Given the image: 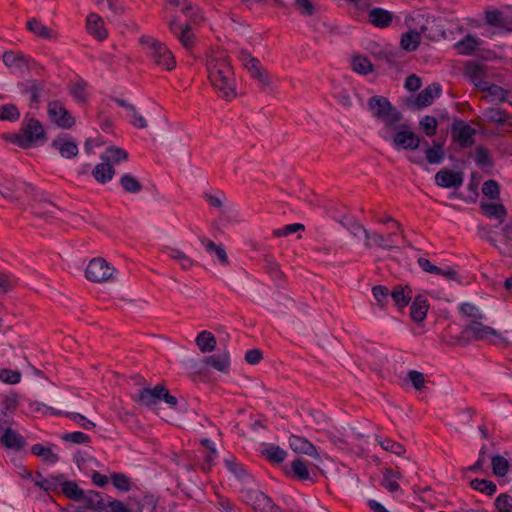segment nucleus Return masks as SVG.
<instances>
[{"label":"nucleus","mask_w":512,"mask_h":512,"mask_svg":"<svg viewBox=\"0 0 512 512\" xmlns=\"http://www.w3.org/2000/svg\"><path fill=\"white\" fill-rule=\"evenodd\" d=\"M101 160L107 161L110 165L118 164L122 161H126L128 158V153L119 147L110 146L106 148L103 154H101Z\"/></svg>","instance_id":"f704fd0d"},{"label":"nucleus","mask_w":512,"mask_h":512,"mask_svg":"<svg viewBox=\"0 0 512 512\" xmlns=\"http://www.w3.org/2000/svg\"><path fill=\"white\" fill-rule=\"evenodd\" d=\"M120 184L124 191L136 194L142 190V184L131 174L125 173L120 178Z\"/></svg>","instance_id":"09e8293b"},{"label":"nucleus","mask_w":512,"mask_h":512,"mask_svg":"<svg viewBox=\"0 0 512 512\" xmlns=\"http://www.w3.org/2000/svg\"><path fill=\"white\" fill-rule=\"evenodd\" d=\"M396 130L392 138V143L395 148H402L405 150H416L420 147L421 139L413 131L409 130L408 125L401 124L392 127Z\"/></svg>","instance_id":"6e6552de"},{"label":"nucleus","mask_w":512,"mask_h":512,"mask_svg":"<svg viewBox=\"0 0 512 512\" xmlns=\"http://www.w3.org/2000/svg\"><path fill=\"white\" fill-rule=\"evenodd\" d=\"M201 243L205 246L207 252L215 253L216 257L223 265H228V257L225 249L221 245H217L211 240H207L205 238L201 239Z\"/></svg>","instance_id":"a18cd8bd"},{"label":"nucleus","mask_w":512,"mask_h":512,"mask_svg":"<svg viewBox=\"0 0 512 512\" xmlns=\"http://www.w3.org/2000/svg\"><path fill=\"white\" fill-rule=\"evenodd\" d=\"M464 181L462 172L442 169L435 174V182L443 188H459Z\"/></svg>","instance_id":"4468645a"},{"label":"nucleus","mask_w":512,"mask_h":512,"mask_svg":"<svg viewBox=\"0 0 512 512\" xmlns=\"http://www.w3.org/2000/svg\"><path fill=\"white\" fill-rule=\"evenodd\" d=\"M476 130L461 119H457L451 126V135L462 148L471 147L475 140Z\"/></svg>","instance_id":"9b49d317"},{"label":"nucleus","mask_w":512,"mask_h":512,"mask_svg":"<svg viewBox=\"0 0 512 512\" xmlns=\"http://www.w3.org/2000/svg\"><path fill=\"white\" fill-rule=\"evenodd\" d=\"M287 475H291L299 481H310L314 483L316 481L315 474L312 476L308 469V462L301 457H296L290 466V470L286 471Z\"/></svg>","instance_id":"dca6fc26"},{"label":"nucleus","mask_w":512,"mask_h":512,"mask_svg":"<svg viewBox=\"0 0 512 512\" xmlns=\"http://www.w3.org/2000/svg\"><path fill=\"white\" fill-rule=\"evenodd\" d=\"M1 443L10 449L20 450L26 445L25 439L15 430L7 427L1 437Z\"/></svg>","instance_id":"c85d7f7f"},{"label":"nucleus","mask_w":512,"mask_h":512,"mask_svg":"<svg viewBox=\"0 0 512 512\" xmlns=\"http://www.w3.org/2000/svg\"><path fill=\"white\" fill-rule=\"evenodd\" d=\"M353 70L359 74L366 75L369 72H372L373 65L371 62L366 58L362 56H356L353 58L352 61Z\"/></svg>","instance_id":"4d7b16f0"},{"label":"nucleus","mask_w":512,"mask_h":512,"mask_svg":"<svg viewBox=\"0 0 512 512\" xmlns=\"http://www.w3.org/2000/svg\"><path fill=\"white\" fill-rule=\"evenodd\" d=\"M86 82L82 79L76 81L71 87H70V94L81 103H84L87 101V93H86Z\"/></svg>","instance_id":"bf43d9fd"},{"label":"nucleus","mask_w":512,"mask_h":512,"mask_svg":"<svg viewBox=\"0 0 512 512\" xmlns=\"http://www.w3.org/2000/svg\"><path fill=\"white\" fill-rule=\"evenodd\" d=\"M103 25V19L97 14L91 13L87 16V31L89 34L93 35L98 40H104L107 37V31Z\"/></svg>","instance_id":"393cba45"},{"label":"nucleus","mask_w":512,"mask_h":512,"mask_svg":"<svg viewBox=\"0 0 512 512\" xmlns=\"http://www.w3.org/2000/svg\"><path fill=\"white\" fill-rule=\"evenodd\" d=\"M365 246L371 248L373 246L380 247L385 250H391L397 247L396 244L388 243L385 237L375 231H364Z\"/></svg>","instance_id":"72a5a7b5"},{"label":"nucleus","mask_w":512,"mask_h":512,"mask_svg":"<svg viewBox=\"0 0 512 512\" xmlns=\"http://www.w3.org/2000/svg\"><path fill=\"white\" fill-rule=\"evenodd\" d=\"M255 512H267L274 503L273 500L260 490H253L248 493Z\"/></svg>","instance_id":"bb28decb"},{"label":"nucleus","mask_w":512,"mask_h":512,"mask_svg":"<svg viewBox=\"0 0 512 512\" xmlns=\"http://www.w3.org/2000/svg\"><path fill=\"white\" fill-rule=\"evenodd\" d=\"M115 174V169L107 161L98 163L92 170V175L95 180L101 184H106L111 181Z\"/></svg>","instance_id":"2f4dec72"},{"label":"nucleus","mask_w":512,"mask_h":512,"mask_svg":"<svg viewBox=\"0 0 512 512\" xmlns=\"http://www.w3.org/2000/svg\"><path fill=\"white\" fill-rule=\"evenodd\" d=\"M294 6L304 16H312L320 10V6L314 2H294Z\"/></svg>","instance_id":"69168bd1"},{"label":"nucleus","mask_w":512,"mask_h":512,"mask_svg":"<svg viewBox=\"0 0 512 512\" xmlns=\"http://www.w3.org/2000/svg\"><path fill=\"white\" fill-rule=\"evenodd\" d=\"M488 25L509 30L510 18L498 10L488 11L485 16Z\"/></svg>","instance_id":"4c0bfd02"},{"label":"nucleus","mask_w":512,"mask_h":512,"mask_svg":"<svg viewBox=\"0 0 512 512\" xmlns=\"http://www.w3.org/2000/svg\"><path fill=\"white\" fill-rule=\"evenodd\" d=\"M372 293L377 304L381 309H384L389 302L390 290L386 286L376 285L372 288Z\"/></svg>","instance_id":"5fc2aeb1"},{"label":"nucleus","mask_w":512,"mask_h":512,"mask_svg":"<svg viewBox=\"0 0 512 512\" xmlns=\"http://www.w3.org/2000/svg\"><path fill=\"white\" fill-rule=\"evenodd\" d=\"M31 453L33 455L42 457L44 461L52 463V464L58 462V460H59V456L56 453H54L51 450V448L45 447L41 444H34L31 447Z\"/></svg>","instance_id":"49530a36"},{"label":"nucleus","mask_w":512,"mask_h":512,"mask_svg":"<svg viewBox=\"0 0 512 512\" xmlns=\"http://www.w3.org/2000/svg\"><path fill=\"white\" fill-rule=\"evenodd\" d=\"M20 118V112L14 104L0 106V120L14 122Z\"/></svg>","instance_id":"864d4df0"},{"label":"nucleus","mask_w":512,"mask_h":512,"mask_svg":"<svg viewBox=\"0 0 512 512\" xmlns=\"http://www.w3.org/2000/svg\"><path fill=\"white\" fill-rule=\"evenodd\" d=\"M474 161L481 169L493 167L494 162L489 150L484 146H477L474 154Z\"/></svg>","instance_id":"c03bdc74"},{"label":"nucleus","mask_w":512,"mask_h":512,"mask_svg":"<svg viewBox=\"0 0 512 512\" xmlns=\"http://www.w3.org/2000/svg\"><path fill=\"white\" fill-rule=\"evenodd\" d=\"M426 146L425 156L428 164H441L445 159V152L443 144L434 142L433 146H429L427 141H424Z\"/></svg>","instance_id":"473e14b6"},{"label":"nucleus","mask_w":512,"mask_h":512,"mask_svg":"<svg viewBox=\"0 0 512 512\" xmlns=\"http://www.w3.org/2000/svg\"><path fill=\"white\" fill-rule=\"evenodd\" d=\"M376 441L385 451L394 453L396 455H402L406 451L405 447L401 443L396 442L390 438L377 436Z\"/></svg>","instance_id":"de8ad7c7"},{"label":"nucleus","mask_w":512,"mask_h":512,"mask_svg":"<svg viewBox=\"0 0 512 512\" xmlns=\"http://www.w3.org/2000/svg\"><path fill=\"white\" fill-rule=\"evenodd\" d=\"M17 279L10 274L0 272V295H4L14 289Z\"/></svg>","instance_id":"680f3d73"},{"label":"nucleus","mask_w":512,"mask_h":512,"mask_svg":"<svg viewBox=\"0 0 512 512\" xmlns=\"http://www.w3.org/2000/svg\"><path fill=\"white\" fill-rule=\"evenodd\" d=\"M180 8L182 13L188 18L191 23L199 24L204 20V15L197 4L188 2H173Z\"/></svg>","instance_id":"c756f323"},{"label":"nucleus","mask_w":512,"mask_h":512,"mask_svg":"<svg viewBox=\"0 0 512 512\" xmlns=\"http://www.w3.org/2000/svg\"><path fill=\"white\" fill-rule=\"evenodd\" d=\"M245 68L253 78L257 79L263 85H269L268 72L263 68L257 58H249L248 61L245 62Z\"/></svg>","instance_id":"cd10ccee"},{"label":"nucleus","mask_w":512,"mask_h":512,"mask_svg":"<svg viewBox=\"0 0 512 512\" xmlns=\"http://www.w3.org/2000/svg\"><path fill=\"white\" fill-rule=\"evenodd\" d=\"M195 342L203 353L212 352L216 348L217 344L215 336L206 330L197 335Z\"/></svg>","instance_id":"c9c22d12"},{"label":"nucleus","mask_w":512,"mask_h":512,"mask_svg":"<svg viewBox=\"0 0 512 512\" xmlns=\"http://www.w3.org/2000/svg\"><path fill=\"white\" fill-rule=\"evenodd\" d=\"M60 491L69 499L85 504L86 508L103 510L102 494L94 490L84 491L75 481L63 478Z\"/></svg>","instance_id":"7ed1b4c3"},{"label":"nucleus","mask_w":512,"mask_h":512,"mask_svg":"<svg viewBox=\"0 0 512 512\" xmlns=\"http://www.w3.org/2000/svg\"><path fill=\"white\" fill-rule=\"evenodd\" d=\"M225 466L237 479L243 482H249L251 475L245 466L237 462L235 459H225Z\"/></svg>","instance_id":"79ce46f5"},{"label":"nucleus","mask_w":512,"mask_h":512,"mask_svg":"<svg viewBox=\"0 0 512 512\" xmlns=\"http://www.w3.org/2000/svg\"><path fill=\"white\" fill-rule=\"evenodd\" d=\"M466 74L470 80L475 83L482 78H486V66L468 62L466 65Z\"/></svg>","instance_id":"3c124183"},{"label":"nucleus","mask_w":512,"mask_h":512,"mask_svg":"<svg viewBox=\"0 0 512 512\" xmlns=\"http://www.w3.org/2000/svg\"><path fill=\"white\" fill-rule=\"evenodd\" d=\"M164 252L167 253L171 259L177 261L184 270L190 269L195 264L190 257L179 249L166 247Z\"/></svg>","instance_id":"37998d69"},{"label":"nucleus","mask_w":512,"mask_h":512,"mask_svg":"<svg viewBox=\"0 0 512 512\" xmlns=\"http://www.w3.org/2000/svg\"><path fill=\"white\" fill-rule=\"evenodd\" d=\"M111 480L115 488L121 491L130 490V481L126 475L122 473H113L111 475Z\"/></svg>","instance_id":"774afa93"},{"label":"nucleus","mask_w":512,"mask_h":512,"mask_svg":"<svg viewBox=\"0 0 512 512\" xmlns=\"http://www.w3.org/2000/svg\"><path fill=\"white\" fill-rule=\"evenodd\" d=\"M460 312L463 315L472 318V320L477 321L485 319V315L472 303H462L460 305Z\"/></svg>","instance_id":"052dcab7"},{"label":"nucleus","mask_w":512,"mask_h":512,"mask_svg":"<svg viewBox=\"0 0 512 512\" xmlns=\"http://www.w3.org/2000/svg\"><path fill=\"white\" fill-rule=\"evenodd\" d=\"M31 208L36 216L44 219L55 217L59 210L55 204L45 197L44 193H37L33 196Z\"/></svg>","instance_id":"f8f14e48"},{"label":"nucleus","mask_w":512,"mask_h":512,"mask_svg":"<svg viewBox=\"0 0 512 512\" xmlns=\"http://www.w3.org/2000/svg\"><path fill=\"white\" fill-rule=\"evenodd\" d=\"M392 299L394 305L399 308H405L412 299V289L410 286L397 285L390 291L389 299Z\"/></svg>","instance_id":"4be33fe9"},{"label":"nucleus","mask_w":512,"mask_h":512,"mask_svg":"<svg viewBox=\"0 0 512 512\" xmlns=\"http://www.w3.org/2000/svg\"><path fill=\"white\" fill-rule=\"evenodd\" d=\"M437 119L433 116L426 115L420 121V126L423 128L428 137H432L437 132Z\"/></svg>","instance_id":"e2e57ef3"},{"label":"nucleus","mask_w":512,"mask_h":512,"mask_svg":"<svg viewBox=\"0 0 512 512\" xmlns=\"http://www.w3.org/2000/svg\"><path fill=\"white\" fill-rule=\"evenodd\" d=\"M491 466L496 476L504 477L509 470V462L501 455H495L491 458Z\"/></svg>","instance_id":"8fccbe9b"},{"label":"nucleus","mask_w":512,"mask_h":512,"mask_svg":"<svg viewBox=\"0 0 512 512\" xmlns=\"http://www.w3.org/2000/svg\"><path fill=\"white\" fill-rule=\"evenodd\" d=\"M52 147L57 149L64 158H73L78 155V145L69 134H63L54 139Z\"/></svg>","instance_id":"2eb2a0df"},{"label":"nucleus","mask_w":512,"mask_h":512,"mask_svg":"<svg viewBox=\"0 0 512 512\" xmlns=\"http://www.w3.org/2000/svg\"><path fill=\"white\" fill-rule=\"evenodd\" d=\"M64 475H50L45 479L35 480V485L45 491L59 492Z\"/></svg>","instance_id":"ea45409f"},{"label":"nucleus","mask_w":512,"mask_h":512,"mask_svg":"<svg viewBox=\"0 0 512 512\" xmlns=\"http://www.w3.org/2000/svg\"><path fill=\"white\" fill-rule=\"evenodd\" d=\"M367 105L372 116L381 120L387 127H393L403 119L402 113L384 96L370 97Z\"/></svg>","instance_id":"f03ea898"},{"label":"nucleus","mask_w":512,"mask_h":512,"mask_svg":"<svg viewBox=\"0 0 512 512\" xmlns=\"http://www.w3.org/2000/svg\"><path fill=\"white\" fill-rule=\"evenodd\" d=\"M266 270L270 277L278 284L281 285L283 283L284 274L280 269L278 263L273 261L272 259H266Z\"/></svg>","instance_id":"13d9d810"},{"label":"nucleus","mask_w":512,"mask_h":512,"mask_svg":"<svg viewBox=\"0 0 512 512\" xmlns=\"http://www.w3.org/2000/svg\"><path fill=\"white\" fill-rule=\"evenodd\" d=\"M203 363L211 366L219 372L227 373L230 369V355L228 351H223L217 355L205 357Z\"/></svg>","instance_id":"a878e982"},{"label":"nucleus","mask_w":512,"mask_h":512,"mask_svg":"<svg viewBox=\"0 0 512 512\" xmlns=\"http://www.w3.org/2000/svg\"><path fill=\"white\" fill-rule=\"evenodd\" d=\"M18 88L22 94H30V107H35L49 92L47 82L37 79H29L18 83Z\"/></svg>","instance_id":"1a4fd4ad"},{"label":"nucleus","mask_w":512,"mask_h":512,"mask_svg":"<svg viewBox=\"0 0 512 512\" xmlns=\"http://www.w3.org/2000/svg\"><path fill=\"white\" fill-rule=\"evenodd\" d=\"M47 113L50 121L58 127L68 129L75 124V119L60 101H50Z\"/></svg>","instance_id":"9d476101"},{"label":"nucleus","mask_w":512,"mask_h":512,"mask_svg":"<svg viewBox=\"0 0 512 512\" xmlns=\"http://www.w3.org/2000/svg\"><path fill=\"white\" fill-rule=\"evenodd\" d=\"M289 445L290 448L296 453H302L314 457L318 456L316 447L304 437L291 435L289 437Z\"/></svg>","instance_id":"aec40b11"},{"label":"nucleus","mask_w":512,"mask_h":512,"mask_svg":"<svg viewBox=\"0 0 512 512\" xmlns=\"http://www.w3.org/2000/svg\"><path fill=\"white\" fill-rule=\"evenodd\" d=\"M421 42V34L416 30H410L401 37V47L403 50L412 52L417 50Z\"/></svg>","instance_id":"a19ab883"},{"label":"nucleus","mask_w":512,"mask_h":512,"mask_svg":"<svg viewBox=\"0 0 512 512\" xmlns=\"http://www.w3.org/2000/svg\"><path fill=\"white\" fill-rule=\"evenodd\" d=\"M495 507L498 512H512V496L504 493L495 499Z\"/></svg>","instance_id":"338daca9"},{"label":"nucleus","mask_w":512,"mask_h":512,"mask_svg":"<svg viewBox=\"0 0 512 512\" xmlns=\"http://www.w3.org/2000/svg\"><path fill=\"white\" fill-rule=\"evenodd\" d=\"M482 193L491 200H496L500 195L498 183L495 180L485 181L482 186Z\"/></svg>","instance_id":"0e129e2a"},{"label":"nucleus","mask_w":512,"mask_h":512,"mask_svg":"<svg viewBox=\"0 0 512 512\" xmlns=\"http://www.w3.org/2000/svg\"><path fill=\"white\" fill-rule=\"evenodd\" d=\"M140 41L156 65L167 70H172L175 67V58L164 43L149 36L141 37Z\"/></svg>","instance_id":"423d86ee"},{"label":"nucleus","mask_w":512,"mask_h":512,"mask_svg":"<svg viewBox=\"0 0 512 512\" xmlns=\"http://www.w3.org/2000/svg\"><path fill=\"white\" fill-rule=\"evenodd\" d=\"M23 135L14 134L8 139L22 148H29L33 143L40 140H46V134L41 122L35 118H30L23 122Z\"/></svg>","instance_id":"39448f33"},{"label":"nucleus","mask_w":512,"mask_h":512,"mask_svg":"<svg viewBox=\"0 0 512 512\" xmlns=\"http://www.w3.org/2000/svg\"><path fill=\"white\" fill-rule=\"evenodd\" d=\"M2 60L5 66L10 69L13 74L24 75L31 71H36L40 74L41 70H43V67L33 58L22 52L14 50L5 51L3 53Z\"/></svg>","instance_id":"20e7f679"},{"label":"nucleus","mask_w":512,"mask_h":512,"mask_svg":"<svg viewBox=\"0 0 512 512\" xmlns=\"http://www.w3.org/2000/svg\"><path fill=\"white\" fill-rule=\"evenodd\" d=\"M480 44V39L472 35H466L463 39H461L455 44V47L458 50L459 54L470 55L471 53L478 49Z\"/></svg>","instance_id":"e433bc0d"},{"label":"nucleus","mask_w":512,"mask_h":512,"mask_svg":"<svg viewBox=\"0 0 512 512\" xmlns=\"http://www.w3.org/2000/svg\"><path fill=\"white\" fill-rule=\"evenodd\" d=\"M440 84L433 83L422 90L415 98V105L419 108L429 106L432 101L441 95Z\"/></svg>","instance_id":"412c9836"},{"label":"nucleus","mask_w":512,"mask_h":512,"mask_svg":"<svg viewBox=\"0 0 512 512\" xmlns=\"http://www.w3.org/2000/svg\"><path fill=\"white\" fill-rule=\"evenodd\" d=\"M463 336H472L475 340H486L489 336H499V333L492 327L486 326L480 321L472 320L471 323L464 327Z\"/></svg>","instance_id":"ddd939ff"},{"label":"nucleus","mask_w":512,"mask_h":512,"mask_svg":"<svg viewBox=\"0 0 512 512\" xmlns=\"http://www.w3.org/2000/svg\"><path fill=\"white\" fill-rule=\"evenodd\" d=\"M27 29L43 39L55 38V32L51 28L43 25L36 18L28 20Z\"/></svg>","instance_id":"58836bf2"},{"label":"nucleus","mask_w":512,"mask_h":512,"mask_svg":"<svg viewBox=\"0 0 512 512\" xmlns=\"http://www.w3.org/2000/svg\"><path fill=\"white\" fill-rule=\"evenodd\" d=\"M17 181L8 182L0 189V194L10 201H18L21 198V190L17 188Z\"/></svg>","instance_id":"6e6d98bb"},{"label":"nucleus","mask_w":512,"mask_h":512,"mask_svg":"<svg viewBox=\"0 0 512 512\" xmlns=\"http://www.w3.org/2000/svg\"><path fill=\"white\" fill-rule=\"evenodd\" d=\"M209 79L219 96L226 100L236 97L233 69L225 57H212L207 60Z\"/></svg>","instance_id":"f257e3e1"},{"label":"nucleus","mask_w":512,"mask_h":512,"mask_svg":"<svg viewBox=\"0 0 512 512\" xmlns=\"http://www.w3.org/2000/svg\"><path fill=\"white\" fill-rule=\"evenodd\" d=\"M369 22L377 28H387L391 25L394 14L383 8H373L368 12Z\"/></svg>","instance_id":"6ab92c4d"},{"label":"nucleus","mask_w":512,"mask_h":512,"mask_svg":"<svg viewBox=\"0 0 512 512\" xmlns=\"http://www.w3.org/2000/svg\"><path fill=\"white\" fill-rule=\"evenodd\" d=\"M480 210L483 215L490 219H497L499 223H503L507 216V210L501 203L482 202Z\"/></svg>","instance_id":"5701e85b"},{"label":"nucleus","mask_w":512,"mask_h":512,"mask_svg":"<svg viewBox=\"0 0 512 512\" xmlns=\"http://www.w3.org/2000/svg\"><path fill=\"white\" fill-rule=\"evenodd\" d=\"M164 391V385L158 384L153 389L143 388L139 391L136 401L146 407H153L161 400V392Z\"/></svg>","instance_id":"f3484780"},{"label":"nucleus","mask_w":512,"mask_h":512,"mask_svg":"<svg viewBox=\"0 0 512 512\" xmlns=\"http://www.w3.org/2000/svg\"><path fill=\"white\" fill-rule=\"evenodd\" d=\"M470 485L473 489L485 493L488 496L493 495L497 489L496 485L492 481L486 479L476 478L470 482Z\"/></svg>","instance_id":"603ef678"},{"label":"nucleus","mask_w":512,"mask_h":512,"mask_svg":"<svg viewBox=\"0 0 512 512\" xmlns=\"http://www.w3.org/2000/svg\"><path fill=\"white\" fill-rule=\"evenodd\" d=\"M261 455L271 464L278 465L286 459L287 451L278 445L268 444L261 450Z\"/></svg>","instance_id":"7c9ffc66"},{"label":"nucleus","mask_w":512,"mask_h":512,"mask_svg":"<svg viewBox=\"0 0 512 512\" xmlns=\"http://www.w3.org/2000/svg\"><path fill=\"white\" fill-rule=\"evenodd\" d=\"M483 118L487 122L495 123L498 126H512V115L498 107H489L483 111Z\"/></svg>","instance_id":"a211bd4d"},{"label":"nucleus","mask_w":512,"mask_h":512,"mask_svg":"<svg viewBox=\"0 0 512 512\" xmlns=\"http://www.w3.org/2000/svg\"><path fill=\"white\" fill-rule=\"evenodd\" d=\"M116 269L103 258L92 259L86 267L85 276L92 282H105L113 279Z\"/></svg>","instance_id":"0eeeda50"},{"label":"nucleus","mask_w":512,"mask_h":512,"mask_svg":"<svg viewBox=\"0 0 512 512\" xmlns=\"http://www.w3.org/2000/svg\"><path fill=\"white\" fill-rule=\"evenodd\" d=\"M429 309V305L425 296L419 294L414 297L410 306V315L413 321L420 323L426 316Z\"/></svg>","instance_id":"b1692460"}]
</instances>
